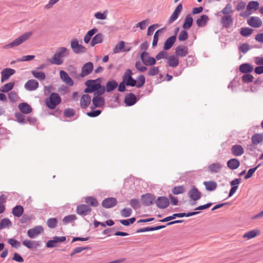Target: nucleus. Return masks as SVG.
I'll list each match as a JSON object with an SVG mask.
<instances>
[{"mask_svg": "<svg viewBox=\"0 0 263 263\" xmlns=\"http://www.w3.org/2000/svg\"><path fill=\"white\" fill-rule=\"evenodd\" d=\"M69 52V50L67 48L64 47H60L57 49L53 57L48 60L52 64L61 65L63 63V60L62 58L68 56Z\"/></svg>", "mask_w": 263, "mask_h": 263, "instance_id": "obj_1", "label": "nucleus"}, {"mask_svg": "<svg viewBox=\"0 0 263 263\" xmlns=\"http://www.w3.org/2000/svg\"><path fill=\"white\" fill-rule=\"evenodd\" d=\"M32 34V33L31 31L26 32L15 39L13 41L4 46L3 48L5 49H8L17 47L28 40Z\"/></svg>", "mask_w": 263, "mask_h": 263, "instance_id": "obj_2", "label": "nucleus"}, {"mask_svg": "<svg viewBox=\"0 0 263 263\" xmlns=\"http://www.w3.org/2000/svg\"><path fill=\"white\" fill-rule=\"evenodd\" d=\"M61 102V98L57 92H52L49 97L45 99V104L48 108L50 109L55 108L57 105Z\"/></svg>", "mask_w": 263, "mask_h": 263, "instance_id": "obj_3", "label": "nucleus"}, {"mask_svg": "<svg viewBox=\"0 0 263 263\" xmlns=\"http://www.w3.org/2000/svg\"><path fill=\"white\" fill-rule=\"evenodd\" d=\"M70 47L76 54H82L86 52V48L80 44L77 39H72L70 42Z\"/></svg>", "mask_w": 263, "mask_h": 263, "instance_id": "obj_4", "label": "nucleus"}, {"mask_svg": "<svg viewBox=\"0 0 263 263\" xmlns=\"http://www.w3.org/2000/svg\"><path fill=\"white\" fill-rule=\"evenodd\" d=\"M98 80V79L86 81L85 84L87 87L84 89V92L86 93L94 92L97 89L100 88L101 84L97 83Z\"/></svg>", "mask_w": 263, "mask_h": 263, "instance_id": "obj_5", "label": "nucleus"}, {"mask_svg": "<svg viewBox=\"0 0 263 263\" xmlns=\"http://www.w3.org/2000/svg\"><path fill=\"white\" fill-rule=\"evenodd\" d=\"M132 71L130 69L126 70L122 79L125 82L126 86H135L136 85V81L132 77Z\"/></svg>", "mask_w": 263, "mask_h": 263, "instance_id": "obj_6", "label": "nucleus"}, {"mask_svg": "<svg viewBox=\"0 0 263 263\" xmlns=\"http://www.w3.org/2000/svg\"><path fill=\"white\" fill-rule=\"evenodd\" d=\"M140 59L142 63L145 66H153L156 63V59L148 55L147 52H142L140 55Z\"/></svg>", "mask_w": 263, "mask_h": 263, "instance_id": "obj_7", "label": "nucleus"}, {"mask_svg": "<svg viewBox=\"0 0 263 263\" xmlns=\"http://www.w3.org/2000/svg\"><path fill=\"white\" fill-rule=\"evenodd\" d=\"M93 69V65L92 62L86 63L82 67L81 72L80 76L82 78L85 77L91 73Z\"/></svg>", "mask_w": 263, "mask_h": 263, "instance_id": "obj_8", "label": "nucleus"}, {"mask_svg": "<svg viewBox=\"0 0 263 263\" xmlns=\"http://www.w3.org/2000/svg\"><path fill=\"white\" fill-rule=\"evenodd\" d=\"M91 211V208L85 204H79L77 207V213L81 216H86L89 215Z\"/></svg>", "mask_w": 263, "mask_h": 263, "instance_id": "obj_9", "label": "nucleus"}, {"mask_svg": "<svg viewBox=\"0 0 263 263\" xmlns=\"http://www.w3.org/2000/svg\"><path fill=\"white\" fill-rule=\"evenodd\" d=\"M155 196L149 193L145 194L141 196L142 203L144 206H149L152 204L155 200Z\"/></svg>", "mask_w": 263, "mask_h": 263, "instance_id": "obj_10", "label": "nucleus"}, {"mask_svg": "<svg viewBox=\"0 0 263 263\" xmlns=\"http://www.w3.org/2000/svg\"><path fill=\"white\" fill-rule=\"evenodd\" d=\"M44 231V229L41 226H35L27 231V235L30 238H33L37 235L41 234Z\"/></svg>", "mask_w": 263, "mask_h": 263, "instance_id": "obj_11", "label": "nucleus"}, {"mask_svg": "<svg viewBox=\"0 0 263 263\" xmlns=\"http://www.w3.org/2000/svg\"><path fill=\"white\" fill-rule=\"evenodd\" d=\"M156 205L160 209H165L169 205L168 199L164 196L159 197L155 201Z\"/></svg>", "mask_w": 263, "mask_h": 263, "instance_id": "obj_12", "label": "nucleus"}, {"mask_svg": "<svg viewBox=\"0 0 263 263\" xmlns=\"http://www.w3.org/2000/svg\"><path fill=\"white\" fill-rule=\"evenodd\" d=\"M15 72V70L14 69L10 68L4 69L1 71V82H4L7 81L11 76L14 74Z\"/></svg>", "mask_w": 263, "mask_h": 263, "instance_id": "obj_13", "label": "nucleus"}, {"mask_svg": "<svg viewBox=\"0 0 263 263\" xmlns=\"http://www.w3.org/2000/svg\"><path fill=\"white\" fill-rule=\"evenodd\" d=\"M233 19L231 15H223L221 17L220 23L223 27L229 28L232 25Z\"/></svg>", "mask_w": 263, "mask_h": 263, "instance_id": "obj_14", "label": "nucleus"}, {"mask_svg": "<svg viewBox=\"0 0 263 263\" xmlns=\"http://www.w3.org/2000/svg\"><path fill=\"white\" fill-rule=\"evenodd\" d=\"M188 195L190 198L194 201H197L199 200L201 197V193L195 186H193L192 187L191 189L188 193Z\"/></svg>", "mask_w": 263, "mask_h": 263, "instance_id": "obj_15", "label": "nucleus"}, {"mask_svg": "<svg viewBox=\"0 0 263 263\" xmlns=\"http://www.w3.org/2000/svg\"><path fill=\"white\" fill-rule=\"evenodd\" d=\"M117 203V200L115 198L109 197L104 199L102 202V205L106 209L115 206Z\"/></svg>", "mask_w": 263, "mask_h": 263, "instance_id": "obj_16", "label": "nucleus"}, {"mask_svg": "<svg viewBox=\"0 0 263 263\" xmlns=\"http://www.w3.org/2000/svg\"><path fill=\"white\" fill-rule=\"evenodd\" d=\"M105 104V100L103 97H93L92 99V105L90 106L91 109L97 107H101Z\"/></svg>", "mask_w": 263, "mask_h": 263, "instance_id": "obj_17", "label": "nucleus"}, {"mask_svg": "<svg viewBox=\"0 0 263 263\" xmlns=\"http://www.w3.org/2000/svg\"><path fill=\"white\" fill-rule=\"evenodd\" d=\"M66 240L65 236L58 237L55 236L53 238L52 240L48 241L46 243L47 248H54L57 246L58 242H63Z\"/></svg>", "mask_w": 263, "mask_h": 263, "instance_id": "obj_18", "label": "nucleus"}, {"mask_svg": "<svg viewBox=\"0 0 263 263\" xmlns=\"http://www.w3.org/2000/svg\"><path fill=\"white\" fill-rule=\"evenodd\" d=\"M182 10V5L181 4H179L176 9H175L173 13L171 15L168 21V24H172L175 21L178 17L180 13Z\"/></svg>", "mask_w": 263, "mask_h": 263, "instance_id": "obj_19", "label": "nucleus"}, {"mask_svg": "<svg viewBox=\"0 0 263 263\" xmlns=\"http://www.w3.org/2000/svg\"><path fill=\"white\" fill-rule=\"evenodd\" d=\"M188 48L184 45H179L175 48V54L177 57H184L188 54Z\"/></svg>", "mask_w": 263, "mask_h": 263, "instance_id": "obj_20", "label": "nucleus"}, {"mask_svg": "<svg viewBox=\"0 0 263 263\" xmlns=\"http://www.w3.org/2000/svg\"><path fill=\"white\" fill-rule=\"evenodd\" d=\"M39 84L38 82L34 79L28 80L25 84V88L29 91H33L39 87Z\"/></svg>", "mask_w": 263, "mask_h": 263, "instance_id": "obj_21", "label": "nucleus"}, {"mask_svg": "<svg viewBox=\"0 0 263 263\" xmlns=\"http://www.w3.org/2000/svg\"><path fill=\"white\" fill-rule=\"evenodd\" d=\"M60 76L62 80L65 84L69 85V86H73V81L66 72L64 70H61L60 71Z\"/></svg>", "mask_w": 263, "mask_h": 263, "instance_id": "obj_22", "label": "nucleus"}, {"mask_svg": "<svg viewBox=\"0 0 263 263\" xmlns=\"http://www.w3.org/2000/svg\"><path fill=\"white\" fill-rule=\"evenodd\" d=\"M137 101L136 96L133 93H129L125 97L124 102L127 106H130L134 105Z\"/></svg>", "mask_w": 263, "mask_h": 263, "instance_id": "obj_23", "label": "nucleus"}, {"mask_svg": "<svg viewBox=\"0 0 263 263\" xmlns=\"http://www.w3.org/2000/svg\"><path fill=\"white\" fill-rule=\"evenodd\" d=\"M248 25L254 28H258L262 25L261 20L258 17L252 16L247 21Z\"/></svg>", "mask_w": 263, "mask_h": 263, "instance_id": "obj_24", "label": "nucleus"}, {"mask_svg": "<svg viewBox=\"0 0 263 263\" xmlns=\"http://www.w3.org/2000/svg\"><path fill=\"white\" fill-rule=\"evenodd\" d=\"M19 110L24 114H29L32 111L31 106L27 103H21L18 105Z\"/></svg>", "mask_w": 263, "mask_h": 263, "instance_id": "obj_25", "label": "nucleus"}, {"mask_svg": "<svg viewBox=\"0 0 263 263\" xmlns=\"http://www.w3.org/2000/svg\"><path fill=\"white\" fill-rule=\"evenodd\" d=\"M91 102V97L89 95H83L80 99V106L82 108L87 107Z\"/></svg>", "mask_w": 263, "mask_h": 263, "instance_id": "obj_26", "label": "nucleus"}, {"mask_svg": "<svg viewBox=\"0 0 263 263\" xmlns=\"http://www.w3.org/2000/svg\"><path fill=\"white\" fill-rule=\"evenodd\" d=\"M179 61L178 57L176 55H172L167 58V64L172 68L176 67L179 65Z\"/></svg>", "mask_w": 263, "mask_h": 263, "instance_id": "obj_27", "label": "nucleus"}, {"mask_svg": "<svg viewBox=\"0 0 263 263\" xmlns=\"http://www.w3.org/2000/svg\"><path fill=\"white\" fill-rule=\"evenodd\" d=\"M231 152L235 156H240L244 153V149L240 145H234L231 147Z\"/></svg>", "mask_w": 263, "mask_h": 263, "instance_id": "obj_28", "label": "nucleus"}, {"mask_svg": "<svg viewBox=\"0 0 263 263\" xmlns=\"http://www.w3.org/2000/svg\"><path fill=\"white\" fill-rule=\"evenodd\" d=\"M228 167L232 170H236L240 166V161L236 158H232L228 160L227 163Z\"/></svg>", "mask_w": 263, "mask_h": 263, "instance_id": "obj_29", "label": "nucleus"}, {"mask_svg": "<svg viewBox=\"0 0 263 263\" xmlns=\"http://www.w3.org/2000/svg\"><path fill=\"white\" fill-rule=\"evenodd\" d=\"M176 40L175 35L171 36L166 39L164 44L163 49L165 50L170 49L174 45Z\"/></svg>", "mask_w": 263, "mask_h": 263, "instance_id": "obj_30", "label": "nucleus"}, {"mask_svg": "<svg viewBox=\"0 0 263 263\" xmlns=\"http://www.w3.org/2000/svg\"><path fill=\"white\" fill-rule=\"evenodd\" d=\"M222 167V164L218 162L212 163L208 166V171L212 173H218Z\"/></svg>", "mask_w": 263, "mask_h": 263, "instance_id": "obj_31", "label": "nucleus"}, {"mask_svg": "<svg viewBox=\"0 0 263 263\" xmlns=\"http://www.w3.org/2000/svg\"><path fill=\"white\" fill-rule=\"evenodd\" d=\"M260 234V231L257 229L253 230L245 233L243 235V238H247V239H250L254 238Z\"/></svg>", "mask_w": 263, "mask_h": 263, "instance_id": "obj_32", "label": "nucleus"}, {"mask_svg": "<svg viewBox=\"0 0 263 263\" xmlns=\"http://www.w3.org/2000/svg\"><path fill=\"white\" fill-rule=\"evenodd\" d=\"M209 20V19L208 15L203 14L197 18L196 23L198 27H203L205 26Z\"/></svg>", "mask_w": 263, "mask_h": 263, "instance_id": "obj_33", "label": "nucleus"}, {"mask_svg": "<svg viewBox=\"0 0 263 263\" xmlns=\"http://www.w3.org/2000/svg\"><path fill=\"white\" fill-rule=\"evenodd\" d=\"M251 142L256 145H258L263 142V134H255L251 138Z\"/></svg>", "mask_w": 263, "mask_h": 263, "instance_id": "obj_34", "label": "nucleus"}, {"mask_svg": "<svg viewBox=\"0 0 263 263\" xmlns=\"http://www.w3.org/2000/svg\"><path fill=\"white\" fill-rule=\"evenodd\" d=\"M118 85V83L115 80L108 81L105 87L106 91L109 92L114 90L117 87Z\"/></svg>", "mask_w": 263, "mask_h": 263, "instance_id": "obj_35", "label": "nucleus"}, {"mask_svg": "<svg viewBox=\"0 0 263 263\" xmlns=\"http://www.w3.org/2000/svg\"><path fill=\"white\" fill-rule=\"evenodd\" d=\"M203 184L208 191H213L216 190L217 186V183L214 181H204Z\"/></svg>", "mask_w": 263, "mask_h": 263, "instance_id": "obj_36", "label": "nucleus"}, {"mask_svg": "<svg viewBox=\"0 0 263 263\" xmlns=\"http://www.w3.org/2000/svg\"><path fill=\"white\" fill-rule=\"evenodd\" d=\"M85 201L88 205L91 207H97L99 203L96 198L93 196H88L85 197Z\"/></svg>", "mask_w": 263, "mask_h": 263, "instance_id": "obj_37", "label": "nucleus"}, {"mask_svg": "<svg viewBox=\"0 0 263 263\" xmlns=\"http://www.w3.org/2000/svg\"><path fill=\"white\" fill-rule=\"evenodd\" d=\"M253 70V67L250 64L243 63L240 65L239 71L244 73H249Z\"/></svg>", "mask_w": 263, "mask_h": 263, "instance_id": "obj_38", "label": "nucleus"}, {"mask_svg": "<svg viewBox=\"0 0 263 263\" xmlns=\"http://www.w3.org/2000/svg\"><path fill=\"white\" fill-rule=\"evenodd\" d=\"M24 213V208L22 205H17L14 206L12 210V214L17 217H21Z\"/></svg>", "mask_w": 263, "mask_h": 263, "instance_id": "obj_39", "label": "nucleus"}, {"mask_svg": "<svg viewBox=\"0 0 263 263\" xmlns=\"http://www.w3.org/2000/svg\"><path fill=\"white\" fill-rule=\"evenodd\" d=\"M165 226H158L155 227H146L139 229L137 230L136 233H142L148 231H153L155 230H158L163 228H164Z\"/></svg>", "mask_w": 263, "mask_h": 263, "instance_id": "obj_40", "label": "nucleus"}, {"mask_svg": "<svg viewBox=\"0 0 263 263\" xmlns=\"http://www.w3.org/2000/svg\"><path fill=\"white\" fill-rule=\"evenodd\" d=\"M103 42V35L102 33H99L95 35L91 42L90 45L91 46H94L97 44L101 43Z\"/></svg>", "mask_w": 263, "mask_h": 263, "instance_id": "obj_41", "label": "nucleus"}, {"mask_svg": "<svg viewBox=\"0 0 263 263\" xmlns=\"http://www.w3.org/2000/svg\"><path fill=\"white\" fill-rule=\"evenodd\" d=\"M193 24V18L190 14L186 16L184 23L183 24V28L185 29H190Z\"/></svg>", "mask_w": 263, "mask_h": 263, "instance_id": "obj_42", "label": "nucleus"}, {"mask_svg": "<svg viewBox=\"0 0 263 263\" xmlns=\"http://www.w3.org/2000/svg\"><path fill=\"white\" fill-rule=\"evenodd\" d=\"M98 31L97 28H93L90 30L88 31L85 34L84 37V41L85 43H88L91 39V37Z\"/></svg>", "mask_w": 263, "mask_h": 263, "instance_id": "obj_43", "label": "nucleus"}, {"mask_svg": "<svg viewBox=\"0 0 263 263\" xmlns=\"http://www.w3.org/2000/svg\"><path fill=\"white\" fill-rule=\"evenodd\" d=\"M31 73L33 77L40 81L44 80L46 78L45 73L42 71H37L36 70H32Z\"/></svg>", "mask_w": 263, "mask_h": 263, "instance_id": "obj_44", "label": "nucleus"}, {"mask_svg": "<svg viewBox=\"0 0 263 263\" xmlns=\"http://www.w3.org/2000/svg\"><path fill=\"white\" fill-rule=\"evenodd\" d=\"M12 222L8 218H5L1 220L0 222V229H4L7 227H11Z\"/></svg>", "mask_w": 263, "mask_h": 263, "instance_id": "obj_45", "label": "nucleus"}, {"mask_svg": "<svg viewBox=\"0 0 263 263\" xmlns=\"http://www.w3.org/2000/svg\"><path fill=\"white\" fill-rule=\"evenodd\" d=\"M253 32V30L248 27L241 28L240 29V34L244 37L250 36Z\"/></svg>", "mask_w": 263, "mask_h": 263, "instance_id": "obj_46", "label": "nucleus"}, {"mask_svg": "<svg viewBox=\"0 0 263 263\" xmlns=\"http://www.w3.org/2000/svg\"><path fill=\"white\" fill-rule=\"evenodd\" d=\"M14 85V82H10L5 84L0 88V91L3 92H8L13 88Z\"/></svg>", "mask_w": 263, "mask_h": 263, "instance_id": "obj_47", "label": "nucleus"}, {"mask_svg": "<svg viewBox=\"0 0 263 263\" xmlns=\"http://www.w3.org/2000/svg\"><path fill=\"white\" fill-rule=\"evenodd\" d=\"M233 11L232 9V6L231 4L228 3L227 4L226 7L221 10L220 13H221L224 15H230V14L232 13Z\"/></svg>", "mask_w": 263, "mask_h": 263, "instance_id": "obj_48", "label": "nucleus"}, {"mask_svg": "<svg viewBox=\"0 0 263 263\" xmlns=\"http://www.w3.org/2000/svg\"><path fill=\"white\" fill-rule=\"evenodd\" d=\"M15 117L16 120L20 123L25 124L26 123L25 121V116L22 112H17L15 113Z\"/></svg>", "mask_w": 263, "mask_h": 263, "instance_id": "obj_49", "label": "nucleus"}, {"mask_svg": "<svg viewBox=\"0 0 263 263\" xmlns=\"http://www.w3.org/2000/svg\"><path fill=\"white\" fill-rule=\"evenodd\" d=\"M77 219V217L74 214H71L65 216L63 219V223L64 224H67L70 222H71Z\"/></svg>", "mask_w": 263, "mask_h": 263, "instance_id": "obj_50", "label": "nucleus"}, {"mask_svg": "<svg viewBox=\"0 0 263 263\" xmlns=\"http://www.w3.org/2000/svg\"><path fill=\"white\" fill-rule=\"evenodd\" d=\"M184 217V214H182V213H175L173 214L172 216L166 217L161 220H160V222H167L170 220H173L175 219L176 217Z\"/></svg>", "mask_w": 263, "mask_h": 263, "instance_id": "obj_51", "label": "nucleus"}, {"mask_svg": "<svg viewBox=\"0 0 263 263\" xmlns=\"http://www.w3.org/2000/svg\"><path fill=\"white\" fill-rule=\"evenodd\" d=\"M163 30V28H161L156 31V32L154 34V37H153V44L152 46L153 47H155L158 43V40H159V36L160 33L162 32Z\"/></svg>", "mask_w": 263, "mask_h": 263, "instance_id": "obj_52", "label": "nucleus"}, {"mask_svg": "<svg viewBox=\"0 0 263 263\" xmlns=\"http://www.w3.org/2000/svg\"><path fill=\"white\" fill-rule=\"evenodd\" d=\"M46 223L49 228L53 229L57 227L58 220L55 218H50L47 220Z\"/></svg>", "mask_w": 263, "mask_h": 263, "instance_id": "obj_53", "label": "nucleus"}, {"mask_svg": "<svg viewBox=\"0 0 263 263\" xmlns=\"http://www.w3.org/2000/svg\"><path fill=\"white\" fill-rule=\"evenodd\" d=\"M185 192V188L183 185L176 186L172 189V193L175 195L183 193Z\"/></svg>", "mask_w": 263, "mask_h": 263, "instance_id": "obj_54", "label": "nucleus"}, {"mask_svg": "<svg viewBox=\"0 0 263 263\" xmlns=\"http://www.w3.org/2000/svg\"><path fill=\"white\" fill-rule=\"evenodd\" d=\"M125 46L124 41L119 42L115 47L114 49V52L115 53H119L121 50H123Z\"/></svg>", "mask_w": 263, "mask_h": 263, "instance_id": "obj_55", "label": "nucleus"}, {"mask_svg": "<svg viewBox=\"0 0 263 263\" xmlns=\"http://www.w3.org/2000/svg\"><path fill=\"white\" fill-rule=\"evenodd\" d=\"M259 6V3L257 1H251L250 2L247 7V9L248 10H250L254 9L255 10H257Z\"/></svg>", "mask_w": 263, "mask_h": 263, "instance_id": "obj_56", "label": "nucleus"}, {"mask_svg": "<svg viewBox=\"0 0 263 263\" xmlns=\"http://www.w3.org/2000/svg\"><path fill=\"white\" fill-rule=\"evenodd\" d=\"M105 91V87L100 85V87L93 92L94 97H102L101 96L104 93Z\"/></svg>", "mask_w": 263, "mask_h": 263, "instance_id": "obj_57", "label": "nucleus"}, {"mask_svg": "<svg viewBox=\"0 0 263 263\" xmlns=\"http://www.w3.org/2000/svg\"><path fill=\"white\" fill-rule=\"evenodd\" d=\"M188 33L185 30H182L180 32L178 36V40L182 42L185 41L188 38Z\"/></svg>", "mask_w": 263, "mask_h": 263, "instance_id": "obj_58", "label": "nucleus"}, {"mask_svg": "<svg viewBox=\"0 0 263 263\" xmlns=\"http://www.w3.org/2000/svg\"><path fill=\"white\" fill-rule=\"evenodd\" d=\"M107 11H105L103 13L100 12H97L94 14V16L98 20H105L107 17Z\"/></svg>", "mask_w": 263, "mask_h": 263, "instance_id": "obj_59", "label": "nucleus"}, {"mask_svg": "<svg viewBox=\"0 0 263 263\" xmlns=\"http://www.w3.org/2000/svg\"><path fill=\"white\" fill-rule=\"evenodd\" d=\"M121 214L123 217H129L132 213V210L130 208H124L120 211Z\"/></svg>", "mask_w": 263, "mask_h": 263, "instance_id": "obj_60", "label": "nucleus"}, {"mask_svg": "<svg viewBox=\"0 0 263 263\" xmlns=\"http://www.w3.org/2000/svg\"><path fill=\"white\" fill-rule=\"evenodd\" d=\"M130 205L134 209L137 210L140 207V203L138 199H132L130 200Z\"/></svg>", "mask_w": 263, "mask_h": 263, "instance_id": "obj_61", "label": "nucleus"}, {"mask_svg": "<svg viewBox=\"0 0 263 263\" xmlns=\"http://www.w3.org/2000/svg\"><path fill=\"white\" fill-rule=\"evenodd\" d=\"M75 110L72 108H67L64 111V115L66 117L70 118L73 117L75 115Z\"/></svg>", "mask_w": 263, "mask_h": 263, "instance_id": "obj_62", "label": "nucleus"}, {"mask_svg": "<svg viewBox=\"0 0 263 263\" xmlns=\"http://www.w3.org/2000/svg\"><path fill=\"white\" fill-rule=\"evenodd\" d=\"M241 79L244 83H250L253 81L254 78L251 74L247 73L244 74Z\"/></svg>", "mask_w": 263, "mask_h": 263, "instance_id": "obj_63", "label": "nucleus"}, {"mask_svg": "<svg viewBox=\"0 0 263 263\" xmlns=\"http://www.w3.org/2000/svg\"><path fill=\"white\" fill-rule=\"evenodd\" d=\"M8 243L10 244L12 247L15 248H18L21 246L20 242L13 238L9 239L8 240Z\"/></svg>", "mask_w": 263, "mask_h": 263, "instance_id": "obj_64", "label": "nucleus"}]
</instances>
